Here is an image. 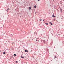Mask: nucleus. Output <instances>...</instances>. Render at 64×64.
Returning <instances> with one entry per match:
<instances>
[{
  "instance_id": "f257e3e1",
  "label": "nucleus",
  "mask_w": 64,
  "mask_h": 64,
  "mask_svg": "<svg viewBox=\"0 0 64 64\" xmlns=\"http://www.w3.org/2000/svg\"><path fill=\"white\" fill-rule=\"evenodd\" d=\"M28 9L29 10H31V7H29Z\"/></svg>"
},
{
  "instance_id": "f03ea898",
  "label": "nucleus",
  "mask_w": 64,
  "mask_h": 64,
  "mask_svg": "<svg viewBox=\"0 0 64 64\" xmlns=\"http://www.w3.org/2000/svg\"><path fill=\"white\" fill-rule=\"evenodd\" d=\"M49 23L50 24V25H53L52 23V22H50Z\"/></svg>"
},
{
  "instance_id": "7ed1b4c3",
  "label": "nucleus",
  "mask_w": 64,
  "mask_h": 64,
  "mask_svg": "<svg viewBox=\"0 0 64 64\" xmlns=\"http://www.w3.org/2000/svg\"><path fill=\"white\" fill-rule=\"evenodd\" d=\"M34 8H36V5L34 6Z\"/></svg>"
},
{
  "instance_id": "20e7f679",
  "label": "nucleus",
  "mask_w": 64,
  "mask_h": 64,
  "mask_svg": "<svg viewBox=\"0 0 64 64\" xmlns=\"http://www.w3.org/2000/svg\"><path fill=\"white\" fill-rule=\"evenodd\" d=\"M21 58H24V57H23V56H21Z\"/></svg>"
},
{
  "instance_id": "39448f33",
  "label": "nucleus",
  "mask_w": 64,
  "mask_h": 64,
  "mask_svg": "<svg viewBox=\"0 0 64 64\" xmlns=\"http://www.w3.org/2000/svg\"><path fill=\"white\" fill-rule=\"evenodd\" d=\"M52 17H53V18L55 17V16L54 14L52 15Z\"/></svg>"
},
{
  "instance_id": "423d86ee",
  "label": "nucleus",
  "mask_w": 64,
  "mask_h": 64,
  "mask_svg": "<svg viewBox=\"0 0 64 64\" xmlns=\"http://www.w3.org/2000/svg\"><path fill=\"white\" fill-rule=\"evenodd\" d=\"M60 11L61 12H62V9H61V8H60Z\"/></svg>"
},
{
  "instance_id": "0eeeda50",
  "label": "nucleus",
  "mask_w": 64,
  "mask_h": 64,
  "mask_svg": "<svg viewBox=\"0 0 64 64\" xmlns=\"http://www.w3.org/2000/svg\"><path fill=\"white\" fill-rule=\"evenodd\" d=\"M24 51L26 52H28V51L27 50H25Z\"/></svg>"
},
{
  "instance_id": "6e6552de",
  "label": "nucleus",
  "mask_w": 64,
  "mask_h": 64,
  "mask_svg": "<svg viewBox=\"0 0 64 64\" xmlns=\"http://www.w3.org/2000/svg\"><path fill=\"white\" fill-rule=\"evenodd\" d=\"M3 54H6V53H5V52H3Z\"/></svg>"
},
{
  "instance_id": "1a4fd4ad",
  "label": "nucleus",
  "mask_w": 64,
  "mask_h": 64,
  "mask_svg": "<svg viewBox=\"0 0 64 64\" xmlns=\"http://www.w3.org/2000/svg\"><path fill=\"white\" fill-rule=\"evenodd\" d=\"M46 25H48V23H46Z\"/></svg>"
},
{
  "instance_id": "9d476101",
  "label": "nucleus",
  "mask_w": 64,
  "mask_h": 64,
  "mask_svg": "<svg viewBox=\"0 0 64 64\" xmlns=\"http://www.w3.org/2000/svg\"><path fill=\"white\" fill-rule=\"evenodd\" d=\"M8 10H9V9H7V10H6V11H8Z\"/></svg>"
},
{
  "instance_id": "9b49d317",
  "label": "nucleus",
  "mask_w": 64,
  "mask_h": 64,
  "mask_svg": "<svg viewBox=\"0 0 64 64\" xmlns=\"http://www.w3.org/2000/svg\"><path fill=\"white\" fill-rule=\"evenodd\" d=\"M14 56H16V54H14Z\"/></svg>"
},
{
  "instance_id": "f8f14e48",
  "label": "nucleus",
  "mask_w": 64,
  "mask_h": 64,
  "mask_svg": "<svg viewBox=\"0 0 64 64\" xmlns=\"http://www.w3.org/2000/svg\"><path fill=\"white\" fill-rule=\"evenodd\" d=\"M54 57H55V58H56V56H54Z\"/></svg>"
},
{
  "instance_id": "ddd939ff",
  "label": "nucleus",
  "mask_w": 64,
  "mask_h": 64,
  "mask_svg": "<svg viewBox=\"0 0 64 64\" xmlns=\"http://www.w3.org/2000/svg\"><path fill=\"white\" fill-rule=\"evenodd\" d=\"M40 21H42V19H41L40 20Z\"/></svg>"
},
{
  "instance_id": "4468645a",
  "label": "nucleus",
  "mask_w": 64,
  "mask_h": 64,
  "mask_svg": "<svg viewBox=\"0 0 64 64\" xmlns=\"http://www.w3.org/2000/svg\"><path fill=\"white\" fill-rule=\"evenodd\" d=\"M16 63H17V61H16Z\"/></svg>"
},
{
  "instance_id": "2eb2a0df",
  "label": "nucleus",
  "mask_w": 64,
  "mask_h": 64,
  "mask_svg": "<svg viewBox=\"0 0 64 64\" xmlns=\"http://www.w3.org/2000/svg\"><path fill=\"white\" fill-rule=\"evenodd\" d=\"M55 20H56V19H54V21H55Z\"/></svg>"
},
{
  "instance_id": "dca6fc26",
  "label": "nucleus",
  "mask_w": 64,
  "mask_h": 64,
  "mask_svg": "<svg viewBox=\"0 0 64 64\" xmlns=\"http://www.w3.org/2000/svg\"><path fill=\"white\" fill-rule=\"evenodd\" d=\"M40 0H38V1H40Z\"/></svg>"
},
{
  "instance_id": "f3484780",
  "label": "nucleus",
  "mask_w": 64,
  "mask_h": 64,
  "mask_svg": "<svg viewBox=\"0 0 64 64\" xmlns=\"http://www.w3.org/2000/svg\"><path fill=\"white\" fill-rule=\"evenodd\" d=\"M36 41H38V40H36Z\"/></svg>"
},
{
  "instance_id": "a211bd4d",
  "label": "nucleus",
  "mask_w": 64,
  "mask_h": 64,
  "mask_svg": "<svg viewBox=\"0 0 64 64\" xmlns=\"http://www.w3.org/2000/svg\"><path fill=\"white\" fill-rule=\"evenodd\" d=\"M43 21H44V20H43Z\"/></svg>"
},
{
  "instance_id": "6ab92c4d",
  "label": "nucleus",
  "mask_w": 64,
  "mask_h": 64,
  "mask_svg": "<svg viewBox=\"0 0 64 64\" xmlns=\"http://www.w3.org/2000/svg\"><path fill=\"white\" fill-rule=\"evenodd\" d=\"M55 58H54V59H55Z\"/></svg>"
},
{
  "instance_id": "aec40b11",
  "label": "nucleus",
  "mask_w": 64,
  "mask_h": 64,
  "mask_svg": "<svg viewBox=\"0 0 64 64\" xmlns=\"http://www.w3.org/2000/svg\"><path fill=\"white\" fill-rule=\"evenodd\" d=\"M42 41H43V42H44V40H43Z\"/></svg>"
},
{
  "instance_id": "412c9836",
  "label": "nucleus",
  "mask_w": 64,
  "mask_h": 64,
  "mask_svg": "<svg viewBox=\"0 0 64 64\" xmlns=\"http://www.w3.org/2000/svg\"><path fill=\"white\" fill-rule=\"evenodd\" d=\"M0 52H1V51H0Z\"/></svg>"
},
{
  "instance_id": "4be33fe9",
  "label": "nucleus",
  "mask_w": 64,
  "mask_h": 64,
  "mask_svg": "<svg viewBox=\"0 0 64 64\" xmlns=\"http://www.w3.org/2000/svg\"><path fill=\"white\" fill-rule=\"evenodd\" d=\"M44 41H45V40H44Z\"/></svg>"
}]
</instances>
